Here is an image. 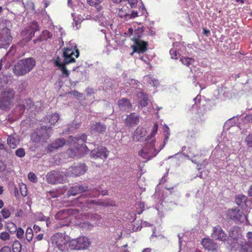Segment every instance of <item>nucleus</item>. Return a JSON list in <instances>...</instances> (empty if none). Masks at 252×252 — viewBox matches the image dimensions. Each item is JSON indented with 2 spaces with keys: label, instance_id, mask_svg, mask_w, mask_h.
I'll return each mask as SVG.
<instances>
[{
  "label": "nucleus",
  "instance_id": "obj_59",
  "mask_svg": "<svg viewBox=\"0 0 252 252\" xmlns=\"http://www.w3.org/2000/svg\"><path fill=\"white\" fill-rule=\"evenodd\" d=\"M210 31L209 30H207L206 28H203V33L204 35L208 37L209 33H210Z\"/></svg>",
  "mask_w": 252,
  "mask_h": 252
},
{
  "label": "nucleus",
  "instance_id": "obj_50",
  "mask_svg": "<svg viewBox=\"0 0 252 252\" xmlns=\"http://www.w3.org/2000/svg\"><path fill=\"white\" fill-rule=\"evenodd\" d=\"M127 2L130 5L131 8L135 7L138 2V0H126L124 3Z\"/></svg>",
  "mask_w": 252,
  "mask_h": 252
},
{
  "label": "nucleus",
  "instance_id": "obj_29",
  "mask_svg": "<svg viewBox=\"0 0 252 252\" xmlns=\"http://www.w3.org/2000/svg\"><path fill=\"white\" fill-rule=\"evenodd\" d=\"M51 128V126H43L39 128V131L41 132V137L43 141H45L50 137V134L48 132V130Z\"/></svg>",
  "mask_w": 252,
  "mask_h": 252
},
{
  "label": "nucleus",
  "instance_id": "obj_39",
  "mask_svg": "<svg viewBox=\"0 0 252 252\" xmlns=\"http://www.w3.org/2000/svg\"><path fill=\"white\" fill-rule=\"evenodd\" d=\"M181 61L184 64L189 66L194 63V60L191 58L182 57L181 58Z\"/></svg>",
  "mask_w": 252,
  "mask_h": 252
},
{
  "label": "nucleus",
  "instance_id": "obj_57",
  "mask_svg": "<svg viewBox=\"0 0 252 252\" xmlns=\"http://www.w3.org/2000/svg\"><path fill=\"white\" fill-rule=\"evenodd\" d=\"M26 238L28 242H30L32 240L33 238V234H27L26 233Z\"/></svg>",
  "mask_w": 252,
  "mask_h": 252
},
{
  "label": "nucleus",
  "instance_id": "obj_40",
  "mask_svg": "<svg viewBox=\"0 0 252 252\" xmlns=\"http://www.w3.org/2000/svg\"><path fill=\"white\" fill-rule=\"evenodd\" d=\"M7 229L10 233L16 232L17 230V226L15 224L12 222H8L6 225Z\"/></svg>",
  "mask_w": 252,
  "mask_h": 252
},
{
  "label": "nucleus",
  "instance_id": "obj_41",
  "mask_svg": "<svg viewBox=\"0 0 252 252\" xmlns=\"http://www.w3.org/2000/svg\"><path fill=\"white\" fill-rule=\"evenodd\" d=\"M88 3L92 6L97 7L102 2V0H87Z\"/></svg>",
  "mask_w": 252,
  "mask_h": 252
},
{
  "label": "nucleus",
  "instance_id": "obj_13",
  "mask_svg": "<svg viewBox=\"0 0 252 252\" xmlns=\"http://www.w3.org/2000/svg\"><path fill=\"white\" fill-rule=\"evenodd\" d=\"M211 237L216 240L222 242H225L228 239L227 234L220 225L213 227Z\"/></svg>",
  "mask_w": 252,
  "mask_h": 252
},
{
  "label": "nucleus",
  "instance_id": "obj_24",
  "mask_svg": "<svg viewBox=\"0 0 252 252\" xmlns=\"http://www.w3.org/2000/svg\"><path fill=\"white\" fill-rule=\"evenodd\" d=\"M77 209H66L59 211L56 215V218L59 220H63L66 218L70 214H73L77 212Z\"/></svg>",
  "mask_w": 252,
  "mask_h": 252
},
{
  "label": "nucleus",
  "instance_id": "obj_27",
  "mask_svg": "<svg viewBox=\"0 0 252 252\" xmlns=\"http://www.w3.org/2000/svg\"><path fill=\"white\" fill-rule=\"evenodd\" d=\"M239 231L240 230L238 226H233L229 231V235L234 240H236L237 241L240 242V240L239 239Z\"/></svg>",
  "mask_w": 252,
  "mask_h": 252
},
{
  "label": "nucleus",
  "instance_id": "obj_37",
  "mask_svg": "<svg viewBox=\"0 0 252 252\" xmlns=\"http://www.w3.org/2000/svg\"><path fill=\"white\" fill-rule=\"evenodd\" d=\"M66 64H67L64 63L62 62V64H57V66H58L60 69L61 71H62V74L65 77H68L69 75V72L67 69V68L65 66Z\"/></svg>",
  "mask_w": 252,
  "mask_h": 252
},
{
  "label": "nucleus",
  "instance_id": "obj_8",
  "mask_svg": "<svg viewBox=\"0 0 252 252\" xmlns=\"http://www.w3.org/2000/svg\"><path fill=\"white\" fill-rule=\"evenodd\" d=\"M79 56V51L75 46L74 48L66 47L63 49V63L69 64L75 62V59Z\"/></svg>",
  "mask_w": 252,
  "mask_h": 252
},
{
  "label": "nucleus",
  "instance_id": "obj_15",
  "mask_svg": "<svg viewBox=\"0 0 252 252\" xmlns=\"http://www.w3.org/2000/svg\"><path fill=\"white\" fill-rule=\"evenodd\" d=\"M87 170V166L85 163H80L70 167L68 174L72 176H78L84 174Z\"/></svg>",
  "mask_w": 252,
  "mask_h": 252
},
{
  "label": "nucleus",
  "instance_id": "obj_22",
  "mask_svg": "<svg viewBox=\"0 0 252 252\" xmlns=\"http://www.w3.org/2000/svg\"><path fill=\"white\" fill-rule=\"evenodd\" d=\"M88 192V187L81 185L75 186L71 187L67 191V195L69 196H75L77 194L81 193L84 191ZM87 192H86L87 193Z\"/></svg>",
  "mask_w": 252,
  "mask_h": 252
},
{
  "label": "nucleus",
  "instance_id": "obj_17",
  "mask_svg": "<svg viewBox=\"0 0 252 252\" xmlns=\"http://www.w3.org/2000/svg\"><path fill=\"white\" fill-rule=\"evenodd\" d=\"M84 216L88 220H90L91 222L83 221L78 224L79 226L85 229H90L93 227V223H96V222H95L96 217L94 214L90 213H85Z\"/></svg>",
  "mask_w": 252,
  "mask_h": 252
},
{
  "label": "nucleus",
  "instance_id": "obj_45",
  "mask_svg": "<svg viewBox=\"0 0 252 252\" xmlns=\"http://www.w3.org/2000/svg\"><path fill=\"white\" fill-rule=\"evenodd\" d=\"M16 155L20 158L24 157L25 155V151L23 148H19L15 152Z\"/></svg>",
  "mask_w": 252,
  "mask_h": 252
},
{
  "label": "nucleus",
  "instance_id": "obj_53",
  "mask_svg": "<svg viewBox=\"0 0 252 252\" xmlns=\"http://www.w3.org/2000/svg\"><path fill=\"white\" fill-rule=\"evenodd\" d=\"M138 16V12L137 11H132L130 14L128 13V19L135 18Z\"/></svg>",
  "mask_w": 252,
  "mask_h": 252
},
{
  "label": "nucleus",
  "instance_id": "obj_51",
  "mask_svg": "<svg viewBox=\"0 0 252 252\" xmlns=\"http://www.w3.org/2000/svg\"><path fill=\"white\" fill-rule=\"evenodd\" d=\"M25 189L26 190V186L25 185H23L21 187H20V191H21V195L23 196H26L27 195V191L26 190H23V189Z\"/></svg>",
  "mask_w": 252,
  "mask_h": 252
},
{
  "label": "nucleus",
  "instance_id": "obj_18",
  "mask_svg": "<svg viewBox=\"0 0 252 252\" xmlns=\"http://www.w3.org/2000/svg\"><path fill=\"white\" fill-rule=\"evenodd\" d=\"M201 244L203 248L212 252H216L218 249L217 244L214 240L209 238H204L201 241Z\"/></svg>",
  "mask_w": 252,
  "mask_h": 252
},
{
  "label": "nucleus",
  "instance_id": "obj_62",
  "mask_svg": "<svg viewBox=\"0 0 252 252\" xmlns=\"http://www.w3.org/2000/svg\"><path fill=\"white\" fill-rule=\"evenodd\" d=\"M44 234L43 233L39 234L35 238L37 241H40L43 238Z\"/></svg>",
  "mask_w": 252,
  "mask_h": 252
},
{
  "label": "nucleus",
  "instance_id": "obj_47",
  "mask_svg": "<svg viewBox=\"0 0 252 252\" xmlns=\"http://www.w3.org/2000/svg\"><path fill=\"white\" fill-rule=\"evenodd\" d=\"M16 231V236L19 238L21 239L24 237V231L21 227H18L17 228Z\"/></svg>",
  "mask_w": 252,
  "mask_h": 252
},
{
  "label": "nucleus",
  "instance_id": "obj_61",
  "mask_svg": "<svg viewBox=\"0 0 252 252\" xmlns=\"http://www.w3.org/2000/svg\"><path fill=\"white\" fill-rule=\"evenodd\" d=\"M62 62H61V59L59 57H57L55 60V64L57 66V64H62Z\"/></svg>",
  "mask_w": 252,
  "mask_h": 252
},
{
  "label": "nucleus",
  "instance_id": "obj_19",
  "mask_svg": "<svg viewBox=\"0 0 252 252\" xmlns=\"http://www.w3.org/2000/svg\"><path fill=\"white\" fill-rule=\"evenodd\" d=\"M139 122V116L135 113H131L127 115L124 120V123L127 126H133L137 125Z\"/></svg>",
  "mask_w": 252,
  "mask_h": 252
},
{
  "label": "nucleus",
  "instance_id": "obj_35",
  "mask_svg": "<svg viewBox=\"0 0 252 252\" xmlns=\"http://www.w3.org/2000/svg\"><path fill=\"white\" fill-rule=\"evenodd\" d=\"M47 119L48 122L52 125H55L59 120V115L58 113H55L49 116Z\"/></svg>",
  "mask_w": 252,
  "mask_h": 252
},
{
  "label": "nucleus",
  "instance_id": "obj_26",
  "mask_svg": "<svg viewBox=\"0 0 252 252\" xmlns=\"http://www.w3.org/2000/svg\"><path fill=\"white\" fill-rule=\"evenodd\" d=\"M7 144L11 148H15L19 143V139L16 134L9 135L7 138Z\"/></svg>",
  "mask_w": 252,
  "mask_h": 252
},
{
  "label": "nucleus",
  "instance_id": "obj_7",
  "mask_svg": "<svg viewBox=\"0 0 252 252\" xmlns=\"http://www.w3.org/2000/svg\"><path fill=\"white\" fill-rule=\"evenodd\" d=\"M145 146L142 148L138 153L139 156L147 160H150L155 157L158 153L155 147L154 143L146 141Z\"/></svg>",
  "mask_w": 252,
  "mask_h": 252
},
{
  "label": "nucleus",
  "instance_id": "obj_56",
  "mask_svg": "<svg viewBox=\"0 0 252 252\" xmlns=\"http://www.w3.org/2000/svg\"><path fill=\"white\" fill-rule=\"evenodd\" d=\"M246 236L249 242L252 243V232H248Z\"/></svg>",
  "mask_w": 252,
  "mask_h": 252
},
{
  "label": "nucleus",
  "instance_id": "obj_4",
  "mask_svg": "<svg viewBox=\"0 0 252 252\" xmlns=\"http://www.w3.org/2000/svg\"><path fill=\"white\" fill-rule=\"evenodd\" d=\"M15 92L12 88H8L2 92L0 95V109L9 110L13 104Z\"/></svg>",
  "mask_w": 252,
  "mask_h": 252
},
{
  "label": "nucleus",
  "instance_id": "obj_25",
  "mask_svg": "<svg viewBox=\"0 0 252 252\" xmlns=\"http://www.w3.org/2000/svg\"><path fill=\"white\" fill-rule=\"evenodd\" d=\"M118 105L120 109L122 110H129L132 107L131 103L129 99L123 98L118 101Z\"/></svg>",
  "mask_w": 252,
  "mask_h": 252
},
{
  "label": "nucleus",
  "instance_id": "obj_16",
  "mask_svg": "<svg viewBox=\"0 0 252 252\" xmlns=\"http://www.w3.org/2000/svg\"><path fill=\"white\" fill-rule=\"evenodd\" d=\"M33 105V102L31 99H25L21 101L20 100L18 101V104L16 106L15 109L19 111L18 116L20 117L23 114L26 109L31 108V107Z\"/></svg>",
  "mask_w": 252,
  "mask_h": 252
},
{
  "label": "nucleus",
  "instance_id": "obj_31",
  "mask_svg": "<svg viewBox=\"0 0 252 252\" xmlns=\"http://www.w3.org/2000/svg\"><path fill=\"white\" fill-rule=\"evenodd\" d=\"M100 193L102 195H105L107 194L108 191L107 190H103L100 192V191L97 189H94L92 191L90 190L87 192V194L89 195L91 197H95L96 196L99 195Z\"/></svg>",
  "mask_w": 252,
  "mask_h": 252
},
{
  "label": "nucleus",
  "instance_id": "obj_21",
  "mask_svg": "<svg viewBox=\"0 0 252 252\" xmlns=\"http://www.w3.org/2000/svg\"><path fill=\"white\" fill-rule=\"evenodd\" d=\"M237 205L242 207L252 208L251 203L248 200V197L243 194H238L235 197Z\"/></svg>",
  "mask_w": 252,
  "mask_h": 252
},
{
  "label": "nucleus",
  "instance_id": "obj_60",
  "mask_svg": "<svg viewBox=\"0 0 252 252\" xmlns=\"http://www.w3.org/2000/svg\"><path fill=\"white\" fill-rule=\"evenodd\" d=\"M43 32L44 34H47L48 38H51V37L52 36V34L48 31L45 30L43 31Z\"/></svg>",
  "mask_w": 252,
  "mask_h": 252
},
{
  "label": "nucleus",
  "instance_id": "obj_38",
  "mask_svg": "<svg viewBox=\"0 0 252 252\" xmlns=\"http://www.w3.org/2000/svg\"><path fill=\"white\" fill-rule=\"evenodd\" d=\"M13 252H21L22 250V245L19 241L15 240L12 246Z\"/></svg>",
  "mask_w": 252,
  "mask_h": 252
},
{
  "label": "nucleus",
  "instance_id": "obj_32",
  "mask_svg": "<svg viewBox=\"0 0 252 252\" xmlns=\"http://www.w3.org/2000/svg\"><path fill=\"white\" fill-rule=\"evenodd\" d=\"M39 27L36 22L33 21L32 23L31 26L30 27V30L29 32H30V34L29 35V39L28 40H30L34 35L35 32L39 31Z\"/></svg>",
  "mask_w": 252,
  "mask_h": 252
},
{
  "label": "nucleus",
  "instance_id": "obj_12",
  "mask_svg": "<svg viewBox=\"0 0 252 252\" xmlns=\"http://www.w3.org/2000/svg\"><path fill=\"white\" fill-rule=\"evenodd\" d=\"M109 151L106 147L100 146H98L96 149H93L91 151V157L97 159L100 158L103 160L106 159L108 157Z\"/></svg>",
  "mask_w": 252,
  "mask_h": 252
},
{
  "label": "nucleus",
  "instance_id": "obj_6",
  "mask_svg": "<svg viewBox=\"0 0 252 252\" xmlns=\"http://www.w3.org/2000/svg\"><path fill=\"white\" fill-rule=\"evenodd\" d=\"M87 136L85 134H83L79 137L69 136L70 141L69 145L75 150L81 151V152L85 153L89 152V149L88 147L84 144L86 142Z\"/></svg>",
  "mask_w": 252,
  "mask_h": 252
},
{
  "label": "nucleus",
  "instance_id": "obj_64",
  "mask_svg": "<svg viewBox=\"0 0 252 252\" xmlns=\"http://www.w3.org/2000/svg\"><path fill=\"white\" fill-rule=\"evenodd\" d=\"M163 131L165 133H170V129L167 126H163Z\"/></svg>",
  "mask_w": 252,
  "mask_h": 252
},
{
  "label": "nucleus",
  "instance_id": "obj_36",
  "mask_svg": "<svg viewBox=\"0 0 252 252\" xmlns=\"http://www.w3.org/2000/svg\"><path fill=\"white\" fill-rule=\"evenodd\" d=\"M129 12V9L127 7H123L119 9L118 15L121 18H124L127 20Z\"/></svg>",
  "mask_w": 252,
  "mask_h": 252
},
{
  "label": "nucleus",
  "instance_id": "obj_2",
  "mask_svg": "<svg viewBox=\"0 0 252 252\" xmlns=\"http://www.w3.org/2000/svg\"><path fill=\"white\" fill-rule=\"evenodd\" d=\"M88 196L90 197L89 195L87 194V193L82 194L76 200L75 203L76 206L80 207L82 211L87 210L92 208L93 204L104 207L115 206V203L113 202L109 203L108 201H95L87 199Z\"/></svg>",
  "mask_w": 252,
  "mask_h": 252
},
{
  "label": "nucleus",
  "instance_id": "obj_10",
  "mask_svg": "<svg viewBox=\"0 0 252 252\" xmlns=\"http://www.w3.org/2000/svg\"><path fill=\"white\" fill-rule=\"evenodd\" d=\"M226 215L227 219L237 222H243L245 219L243 212L237 207L228 209Z\"/></svg>",
  "mask_w": 252,
  "mask_h": 252
},
{
  "label": "nucleus",
  "instance_id": "obj_11",
  "mask_svg": "<svg viewBox=\"0 0 252 252\" xmlns=\"http://www.w3.org/2000/svg\"><path fill=\"white\" fill-rule=\"evenodd\" d=\"M12 40L10 30L7 28L3 29L0 32V48H6Z\"/></svg>",
  "mask_w": 252,
  "mask_h": 252
},
{
  "label": "nucleus",
  "instance_id": "obj_43",
  "mask_svg": "<svg viewBox=\"0 0 252 252\" xmlns=\"http://www.w3.org/2000/svg\"><path fill=\"white\" fill-rule=\"evenodd\" d=\"M170 54L171 56V58L174 59H177L180 56V54L174 48H172L170 49Z\"/></svg>",
  "mask_w": 252,
  "mask_h": 252
},
{
  "label": "nucleus",
  "instance_id": "obj_5",
  "mask_svg": "<svg viewBox=\"0 0 252 252\" xmlns=\"http://www.w3.org/2000/svg\"><path fill=\"white\" fill-rule=\"evenodd\" d=\"M91 242L89 238L85 236H80L76 239L70 241V250H84L88 249Z\"/></svg>",
  "mask_w": 252,
  "mask_h": 252
},
{
  "label": "nucleus",
  "instance_id": "obj_28",
  "mask_svg": "<svg viewBox=\"0 0 252 252\" xmlns=\"http://www.w3.org/2000/svg\"><path fill=\"white\" fill-rule=\"evenodd\" d=\"M158 125L157 123H155L152 128V132L149 136L146 139L145 141L150 142L151 143L156 142V139L155 136L157 134L158 130Z\"/></svg>",
  "mask_w": 252,
  "mask_h": 252
},
{
  "label": "nucleus",
  "instance_id": "obj_44",
  "mask_svg": "<svg viewBox=\"0 0 252 252\" xmlns=\"http://www.w3.org/2000/svg\"><path fill=\"white\" fill-rule=\"evenodd\" d=\"M0 238L2 241H6L10 239L9 233L6 231L0 233Z\"/></svg>",
  "mask_w": 252,
  "mask_h": 252
},
{
  "label": "nucleus",
  "instance_id": "obj_34",
  "mask_svg": "<svg viewBox=\"0 0 252 252\" xmlns=\"http://www.w3.org/2000/svg\"><path fill=\"white\" fill-rule=\"evenodd\" d=\"M40 134L39 129H36L31 135L32 140L35 143L39 142L42 140Z\"/></svg>",
  "mask_w": 252,
  "mask_h": 252
},
{
  "label": "nucleus",
  "instance_id": "obj_52",
  "mask_svg": "<svg viewBox=\"0 0 252 252\" xmlns=\"http://www.w3.org/2000/svg\"><path fill=\"white\" fill-rule=\"evenodd\" d=\"M6 168V164L3 161L0 160V172L4 171Z\"/></svg>",
  "mask_w": 252,
  "mask_h": 252
},
{
  "label": "nucleus",
  "instance_id": "obj_1",
  "mask_svg": "<svg viewBox=\"0 0 252 252\" xmlns=\"http://www.w3.org/2000/svg\"><path fill=\"white\" fill-rule=\"evenodd\" d=\"M36 65V61L32 57L24 58L17 62L13 69L14 74L18 76H24L31 71Z\"/></svg>",
  "mask_w": 252,
  "mask_h": 252
},
{
  "label": "nucleus",
  "instance_id": "obj_54",
  "mask_svg": "<svg viewBox=\"0 0 252 252\" xmlns=\"http://www.w3.org/2000/svg\"><path fill=\"white\" fill-rule=\"evenodd\" d=\"M142 128L140 127H137V128L136 129L135 133H134V136L133 137V139H134L135 138L137 139V140H139L140 138H141L142 136H140L139 138H137L136 134H138L139 133V132L141 131Z\"/></svg>",
  "mask_w": 252,
  "mask_h": 252
},
{
  "label": "nucleus",
  "instance_id": "obj_48",
  "mask_svg": "<svg viewBox=\"0 0 252 252\" xmlns=\"http://www.w3.org/2000/svg\"><path fill=\"white\" fill-rule=\"evenodd\" d=\"M28 179L29 180L32 182L36 183L37 182V177L32 172H31L28 174Z\"/></svg>",
  "mask_w": 252,
  "mask_h": 252
},
{
  "label": "nucleus",
  "instance_id": "obj_20",
  "mask_svg": "<svg viewBox=\"0 0 252 252\" xmlns=\"http://www.w3.org/2000/svg\"><path fill=\"white\" fill-rule=\"evenodd\" d=\"M65 140L64 138H59L56 139L52 143L49 144L46 148V151L50 153L55 150L63 147L65 144Z\"/></svg>",
  "mask_w": 252,
  "mask_h": 252
},
{
  "label": "nucleus",
  "instance_id": "obj_30",
  "mask_svg": "<svg viewBox=\"0 0 252 252\" xmlns=\"http://www.w3.org/2000/svg\"><path fill=\"white\" fill-rule=\"evenodd\" d=\"M149 103V97L147 94L141 93L139 104L142 107H146Z\"/></svg>",
  "mask_w": 252,
  "mask_h": 252
},
{
  "label": "nucleus",
  "instance_id": "obj_23",
  "mask_svg": "<svg viewBox=\"0 0 252 252\" xmlns=\"http://www.w3.org/2000/svg\"><path fill=\"white\" fill-rule=\"evenodd\" d=\"M90 129L94 133H103L106 131V126L100 122H96L91 125Z\"/></svg>",
  "mask_w": 252,
  "mask_h": 252
},
{
  "label": "nucleus",
  "instance_id": "obj_46",
  "mask_svg": "<svg viewBox=\"0 0 252 252\" xmlns=\"http://www.w3.org/2000/svg\"><path fill=\"white\" fill-rule=\"evenodd\" d=\"M245 142L248 147L252 148V132L246 137Z\"/></svg>",
  "mask_w": 252,
  "mask_h": 252
},
{
  "label": "nucleus",
  "instance_id": "obj_58",
  "mask_svg": "<svg viewBox=\"0 0 252 252\" xmlns=\"http://www.w3.org/2000/svg\"><path fill=\"white\" fill-rule=\"evenodd\" d=\"M74 96H76L77 97H81L82 96V94L78 92L77 91H74L70 93Z\"/></svg>",
  "mask_w": 252,
  "mask_h": 252
},
{
  "label": "nucleus",
  "instance_id": "obj_33",
  "mask_svg": "<svg viewBox=\"0 0 252 252\" xmlns=\"http://www.w3.org/2000/svg\"><path fill=\"white\" fill-rule=\"evenodd\" d=\"M240 252H252V244L247 242H241Z\"/></svg>",
  "mask_w": 252,
  "mask_h": 252
},
{
  "label": "nucleus",
  "instance_id": "obj_14",
  "mask_svg": "<svg viewBox=\"0 0 252 252\" xmlns=\"http://www.w3.org/2000/svg\"><path fill=\"white\" fill-rule=\"evenodd\" d=\"M48 183L51 184L63 183V176L58 171H53L48 173L46 176Z\"/></svg>",
  "mask_w": 252,
  "mask_h": 252
},
{
  "label": "nucleus",
  "instance_id": "obj_63",
  "mask_svg": "<svg viewBox=\"0 0 252 252\" xmlns=\"http://www.w3.org/2000/svg\"><path fill=\"white\" fill-rule=\"evenodd\" d=\"M170 135V133H165L164 140V142H163L164 145L165 144L166 142L168 141Z\"/></svg>",
  "mask_w": 252,
  "mask_h": 252
},
{
  "label": "nucleus",
  "instance_id": "obj_55",
  "mask_svg": "<svg viewBox=\"0 0 252 252\" xmlns=\"http://www.w3.org/2000/svg\"><path fill=\"white\" fill-rule=\"evenodd\" d=\"M0 252H11V249L8 246H4L0 250Z\"/></svg>",
  "mask_w": 252,
  "mask_h": 252
},
{
  "label": "nucleus",
  "instance_id": "obj_42",
  "mask_svg": "<svg viewBox=\"0 0 252 252\" xmlns=\"http://www.w3.org/2000/svg\"><path fill=\"white\" fill-rule=\"evenodd\" d=\"M1 214L4 219H7L10 216L11 212L9 209L3 208L1 211Z\"/></svg>",
  "mask_w": 252,
  "mask_h": 252
},
{
  "label": "nucleus",
  "instance_id": "obj_3",
  "mask_svg": "<svg viewBox=\"0 0 252 252\" xmlns=\"http://www.w3.org/2000/svg\"><path fill=\"white\" fill-rule=\"evenodd\" d=\"M52 245L61 252H66L70 249L69 237L64 233H56L51 238Z\"/></svg>",
  "mask_w": 252,
  "mask_h": 252
},
{
  "label": "nucleus",
  "instance_id": "obj_49",
  "mask_svg": "<svg viewBox=\"0 0 252 252\" xmlns=\"http://www.w3.org/2000/svg\"><path fill=\"white\" fill-rule=\"evenodd\" d=\"M138 207L137 208V213L138 214H141L144 210L145 205L143 202H140L138 205Z\"/></svg>",
  "mask_w": 252,
  "mask_h": 252
},
{
  "label": "nucleus",
  "instance_id": "obj_9",
  "mask_svg": "<svg viewBox=\"0 0 252 252\" xmlns=\"http://www.w3.org/2000/svg\"><path fill=\"white\" fill-rule=\"evenodd\" d=\"M134 43L131 46L132 52L130 54L132 56L133 53L143 54L148 50V44L146 41L142 40L138 38L133 37L132 39Z\"/></svg>",
  "mask_w": 252,
  "mask_h": 252
}]
</instances>
